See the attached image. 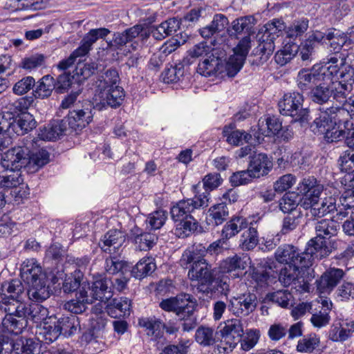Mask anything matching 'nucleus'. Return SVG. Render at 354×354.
<instances>
[{
    "label": "nucleus",
    "mask_w": 354,
    "mask_h": 354,
    "mask_svg": "<svg viewBox=\"0 0 354 354\" xmlns=\"http://www.w3.org/2000/svg\"><path fill=\"white\" fill-rule=\"evenodd\" d=\"M255 19L252 16H245L236 19L232 22V29L235 35L247 34L241 38L233 48L231 55L225 64V71L229 77L235 76L242 68L246 57L252 48L250 34Z\"/></svg>",
    "instance_id": "1"
},
{
    "label": "nucleus",
    "mask_w": 354,
    "mask_h": 354,
    "mask_svg": "<svg viewBox=\"0 0 354 354\" xmlns=\"http://www.w3.org/2000/svg\"><path fill=\"white\" fill-rule=\"evenodd\" d=\"M187 276L190 280L198 282L197 290L205 296L212 297L216 293L226 296L230 292L229 284L216 279L215 268L203 257H198L189 269Z\"/></svg>",
    "instance_id": "2"
},
{
    "label": "nucleus",
    "mask_w": 354,
    "mask_h": 354,
    "mask_svg": "<svg viewBox=\"0 0 354 354\" xmlns=\"http://www.w3.org/2000/svg\"><path fill=\"white\" fill-rule=\"evenodd\" d=\"M354 66V55L342 53H335L327 59L322 66H319L324 81L330 88H337L335 85L342 86V88H346V85L343 84L342 78L348 74Z\"/></svg>",
    "instance_id": "3"
},
{
    "label": "nucleus",
    "mask_w": 354,
    "mask_h": 354,
    "mask_svg": "<svg viewBox=\"0 0 354 354\" xmlns=\"http://www.w3.org/2000/svg\"><path fill=\"white\" fill-rule=\"evenodd\" d=\"M339 230V224L333 219H322L316 223L317 236L311 239L308 243L310 246L309 250H313L317 259H322L329 255L331 250L326 240L336 236Z\"/></svg>",
    "instance_id": "4"
},
{
    "label": "nucleus",
    "mask_w": 354,
    "mask_h": 354,
    "mask_svg": "<svg viewBox=\"0 0 354 354\" xmlns=\"http://www.w3.org/2000/svg\"><path fill=\"white\" fill-rule=\"evenodd\" d=\"M349 113L344 109H327L319 110L317 115L310 124V129L315 134L324 135L329 130H334L335 127H340L344 124L345 128L348 125Z\"/></svg>",
    "instance_id": "5"
},
{
    "label": "nucleus",
    "mask_w": 354,
    "mask_h": 354,
    "mask_svg": "<svg viewBox=\"0 0 354 354\" xmlns=\"http://www.w3.org/2000/svg\"><path fill=\"white\" fill-rule=\"evenodd\" d=\"M309 249L308 243L305 250L301 252L292 245L284 244L277 249L274 255L279 263L286 266L300 265L301 267H310L317 257L313 250L310 252Z\"/></svg>",
    "instance_id": "6"
},
{
    "label": "nucleus",
    "mask_w": 354,
    "mask_h": 354,
    "mask_svg": "<svg viewBox=\"0 0 354 354\" xmlns=\"http://www.w3.org/2000/svg\"><path fill=\"white\" fill-rule=\"evenodd\" d=\"M196 306V301L192 295L178 294V330L182 335L193 331L197 326Z\"/></svg>",
    "instance_id": "7"
},
{
    "label": "nucleus",
    "mask_w": 354,
    "mask_h": 354,
    "mask_svg": "<svg viewBox=\"0 0 354 354\" xmlns=\"http://www.w3.org/2000/svg\"><path fill=\"white\" fill-rule=\"evenodd\" d=\"M303 101V95L299 92L286 93L278 103L281 114L291 116L295 121H299L301 126L308 123V110L302 108Z\"/></svg>",
    "instance_id": "8"
},
{
    "label": "nucleus",
    "mask_w": 354,
    "mask_h": 354,
    "mask_svg": "<svg viewBox=\"0 0 354 354\" xmlns=\"http://www.w3.org/2000/svg\"><path fill=\"white\" fill-rule=\"evenodd\" d=\"M4 309L8 314L2 321L3 331L18 335L27 326L24 304L8 305Z\"/></svg>",
    "instance_id": "9"
},
{
    "label": "nucleus",
    "mask_w": 354,
    "mask_h": 354,
    "mask_svg": "<svg viewBox=\"0 0 354 354\" xmlns=\"http://www.w3.org/2000/svg\"><path fill=\"white\" fill-rule=\"evenodd\" d=\"M82 286H85L87 292L89 291L88 296L91 302L93 300H98L105 304L113 296V281L102 274L93 275L91 286L89 283H82Z\"/></svg>",
    "instance_id": "10"
},
{
    "label": "nucleus",
    "mask_w": 354,
    "mask_h": 354,
    "mask_svg": "<svg viewBox=\"0 0 354 354\" xmlns=\"http://www.w3.org/2000/svg\"><path fill=\"white\" fill-rule=\"evenodd\" d=\"M257 304V295L248 291L232 297L229 301L227 308L236 317H246L255 310Z\"/></svg>",
    "instance_id": "11"
},
{
    "label": "nucleus",
    "mask_w": 354,
    "mask_h": 354,
    "mask_svg": "<svg viewBox=\"0 0 354 354\" xmlns=\"http://www.w3.org/2000/svg\"><path fill=\"white\" fill-rule=\"evenodd\" d=\"M297 189L304 196L300 201V205L305 209L308 205L315 203V201L319 198L324 186L314 176H306L299 183Z\"/></svg>",
    "instance_id": "12"
},
{
    "label": "nucleus",
    "mask_w": 354,
    "mask_h": 354,
    "mask_svg": "<svg viewBox=\"0 0 354 354\" xmlns=\"http://www.w3.org/2000/svg\"><path fill=\"white\" fill-rule=\"evenodd\" d=\"M3 304L8 307V305L24 304L22 301L26 297L24 286L22 282L19 279H12L10 281H6L1 286Z\"/></svg>",
    "instance_id": "13"
},
{
    "label": "nucleus",
    "mask_w": 354,
    "mask_h": 354,
    "mask_svg": "<svg viewBox=\"0 0 354 354\" xmlns=\"http://www.w3.org/2000/svg\"><path fill=\"white\" fill-rule=\"evenodd\" d=\"M200 187V183L193 185L194 192L196 194L195 198H187L178 201V220L180 218L193 217L192 213L198 208L208 205L207 195L205 193L198 194L197 189Z\"/></svg>",
    "instance_id": "14"
},
{
    "label": "nucleus",
    "mask_w": 354,
    "mask_h": 354,
    "mask_svg": "<svg viewBox=\"0 0 354 354\" xmlns=\"http://www.w3.org/2000/svg\"><path fill=\"white\" fill-rule=\"evenodd\" d=\"M28 153L26 147H15L7 151L1 161L2 166L7 170L18 171L28 163Z\"/></svg>",
    "instance_id": "15"
},
{
    "label": "nucleus",
    "mask_w": 354,
    "mask_h": 354,
    "mask_svg": "<svg viewBox=\"0 0 354 354\" xmlns=\"http://www.w3.org/2000/svg\"><path fill=\"white\" fill-rule=\"evenodd\" d=\"M324 80L319 66H314L311 71L304 69L299 72L297 82L300 88H329Z\"/></svg>",
    "instance_id": "16"
},
{
    "label": "nucleus",
    "mask_w": 354,
    "mask_h": 354,
    "mask_svg": "<svg viewBox=\"0 0 354 354\" xmlns=\"http://www.w3.org/2000/svg\"><path fill=\"white\" fill-rule=\"evenodd\" d=\"M93 104L88 102L82 109L70 111L65 121L70 128L73 130L82 129L86 127L93 120Z\"/></svg>",
    "instance_id": "17"
},
{
    "label": "nucleus",
    "mask_w": 354,
    "mask_h": 354,
    "mask_svg": "<svg viewBox=\"0 0 354 354\" xmlns=\"http://www.w3.org/2000/svg\"><path fill=\"white\" fill-rule=\"evenodd\" d=\"M281 127V122L275 116L261 118L258 122V130H252L253 136L257 142L261 143L264 137L276 136Z\"/></svg>",
    "instance_id": "18"
},
{
    "label": "nucleus",
    "mask_w": 354,
    "mask_h": 354,
    "mask_svg": "<svg viewBox=\"0 0 354 354\" xmlns=\"http://www.w3.org/2000/svg\"><path fill=\"white\" fill-rule=\"evenodd\" d=\"M21 277L28 286L47 279L41 267L34 259H27L23 262Z\"/></svg>",
    "instance_id": "19"
},
{
    "label": "nucleus",
    "mask_w": 354,
    "mask_h": 354,
    "mask_svg": "<svg viewBox=\"0 0 354 354\" xmlns=\"http://www.w3.org/2000/svg\"><path fill=\"white\" fill-rule=\"evenodd\" d=\"M304 267L300 266V265H289L286 266L283 268H281L279 275V281L284 285V286H289L294 285L295 288H297V283L299 284V288L297 290L301 292H308V286L304 283L303 279L301 282L303 284L301 285V281L298 279L299 269L304 268Z\"/></svg>",
    "instance_id": "20"
},
{
    "label": "nucleus",
    "mask_w": 354,
    "mask_h": 354,
    "mask_svg": "<svg viewBox=\"0 0 354 354\" xmlns=\"http://www.w3.org/2000/svg\"><path fill=\"white\" fill-rule=\"evenodd\" d=\"M344 272L339 268H330L317 281V290L320 293H330L343 279Z\"/></svg>",
    "instance_id": "21"
},
{
    "label": "nucleus",
    "mask_w": 354,
    "mask_h": 354,
    "mask_svg": "<svg viewBox=\"0 0 354 354\" xmlns=\"http://www.w3.org/2000/svg\"><path fill=\"white\" fill-rule=\"evenodd\" d=\"M337 199L334 197L330 196L326 197L320 201V198L315 201V203H312L308 205L304 209L308 211V214H310L313 217H322L327 214L333 213L336 212L337 216L338 205L337 203Z\"/></svg>",
    "instance_id": "22"
},
{
    "label": "nucleus",
    "mask_w": 354,
    "mask_h": 354,
    "mask_svg": "<svg viewBox=\"0 0 354 354\" xmlns=\"http://www.w3.org/2000/svg\"><path fill=\"white\" fill-rule=\"evenodd\" d=\"M272 168V162L267 154L259 153L250 156L248 169L254 178L267 175Z\"/></svg>",
    "instance_id": "23"
},
{
    "label": "nucleus",
    "mask_w": 354,
    "mask_h": 354,
    "mask_svg": "<svg viewBox=\"0 0 354 354\" xmlns=\"http://www.w3.org/2000/svg\"><path fill=\"white\" fill-rule=\"evenodd\" d=\"M129 236L133 240L136 248L140 250L144 251H147L152 248L158 240V237L155 234L143 232L142 229L136 225L131 229Z\"/></svg>",
    "instance_id": "24"
},
{
    "label": "nucleus",
    "mask_w": 354,
    "mask_h": 354,
    "mask_svg": "<svg viewBox=\"0 0 354 354\" xmlns=\"http://www.w3.org/2000/svg\"><path fill=\"white\" fill-rule=\"evenodd\" d=\"M37 138H28L26 140V147L28 153V163L32 162L34 165L40 167L48 163L49 160V153L45 149H40L35 151L40 145L38 144Z\"/></svg>",
    "instance_id": "25"
},
{
    "label": "nucleus",
    "mask_w": 354,
    "mask_h": 354,
    "mask_svg": "<svg viewBox=\"0 0 354 354\" xmlns=\"http://www.w3.org/2000/svg\"><path fill=\"white\" fill-rule=\"evenodd\" d=\"M125 241L122 232L118 230H111L106 233L99 245L105 252L115 253Z\"/></svg>",
    "instance_id": "26"
},
{
    "label": "nucleus",
    "mask_w": 354,
    "mask_h": 354,
    "mask_svg": "<svg viewBox=\"0 0 354 354\" xmlns=\"http://www.w3.org/2000/svg\"><path fill=\"white\" fill-rule=\"evenodd\" d=\"M67 129V124L65 120H55L47 127H44L39 129L38 133L39 141L46 140L53 141L59 138L65 133Z\"/></svg>",
    "instance_id": "27"
},
{
    "label": "nucleus",
    "mask_w": 354,
    "mask_h": 354,
    "mask_svg": "<svg viewBox=\"0 0 354 354\" xmlns=\"http://www.w3.org/2000/svg\"><path fill=\"white\" fill-rule=\"evenodd\" d=\"M99 97L101 99L100 102L96 103L94 107L102 109L107 105L116 108L122 104L125 94L124 90H100Z\"/></svg>",
    "instance_id": "28"
},
{
    "label": "nucleus",
    "mask_w": 354,
    "mask_h": 354,
    "mask_svg": "<svg viewBox=\"0 0 354 354\" xmlns=\"http://www.w3.org/2000/svg\"><path fill=\"white\" fill-rule=\"evenodd\" d=\"M223 135L226 138L227 142L234 146L241 145L243 142L249 143L253 136L245 131L236 129V125L234 123L223 127Z\"/></svg>",
    "instance_id": "29"
},
{
    "label": "nucleus",
    "mask_w": 354,
    "mask_h": 354,
    "mask_svg": "<svg viewBox=\"0 0 354 354\" xmlns=\"http://www.w3.org/2000/svg\"><path fill=\"white\" fill-rule=\"evenodd\" d=\"M249 258L243 254H235L224 259L220 265L223 272L230 273L234 272V276L239 277V272L247 267V261Z\"/></svg>",
    "instance_id": "30"
},
{
    "label": "nucleus",
    "mask_w": 354,
    "mask_h": 354,
    "mask_svg": "<svg viewBox=\"0 0 354 354\" xmlns=\"http://www.w3.org/2000/svg\"><path fill=\"white\" fill-rule=\"evenodd\" d=\"M110 30L106 28L91 29L82 39L80 46L77 48L80 55H86L98 39H104Z\"/></svg>",
    "instance_id": "31"
},
{
    "label": "nucleus",
    "mask_w": 354,
    "mask_h": 354,
    "mask_svg": "<svg viewBox=\"0 0 354 354\" xmlns=\"http://www.w3.org/2000/svg\"><path fill=\"white\" fill-rule=\"evenodd\" d=\"M38 333L41 335L46 343H51L55 341L61 335L60 328L57 324L55 317H50L41 325L37 326Z\"/></svg>",
    "instance_id": "32"
},
{
    "label": "nucleus",
    "mask_w": 354,
    "mask_h": 354,
    "mask_svg": "<svg viewBox=\"0 0 354 354\" xmlns=\"http://www.w3.org/2000/svg\"><path fill=\"white\" fill-rule=\"evenodd\" d=\"M298 52V45L286 38L282 43V47L275 54V61L278 64L284 66L290 62Z\"/></svg>",
    "instance_id": "33"
},
{
    "label": "nucleus",
    "mask_w": 354,
    "mask_h": 354,
    "mask_svg": "<svg viewBox=\"0 0 354 354\" xmlns=\"http://www.w3.org/2000/svg\"><path fill=\"white\" fill-rule=\"evenodd\" d=\"M131 301L127 297L113 299L106 305V312L113 318L120 317L129 313Z\"/></svg>",
    "instance_id": "34"
},
{
    "label": "nucleus",
    "mask_w": 354,
    "mask_h": 354,
    "mask_svg": "<svg viewBox=\"0 0 354 354\" xmlns=\"http://www.w3.org/2000/svg\"><path fill=\"white\" fill-rule=\"evenodd\" d=\"M26 296L35 302H42L50 297L49 286L47 285V279L28 286Z\"/></svg>",
    "instance_id": "35"
},
{
    "label": "nucleus",
    "mask_w": 354,
    "mask_h": 354,
    "mask_svg": "<svg viewBox=\"0 0 354 354\" xmlns=\"http://www.w3.org/2000/svg\"><path fill=\"white\" fill-rule=\"evenodd\" d=\"M24 310L26 321H32L37 324V326L41 325L51 317L48 315V308L39 304H32L28 308H26L24 304Z\"/></svg>",
    "instance_id": "36"
},
{
    "label": "nucleus",
    "mask_w": 354,
    "mask_h": 354,
    "mask_svg": "<svg viewBox=\"0 0 354 354\" xmlns=\"http://www.w3.org/2000/svg\"><path fill=\"white\" fill-rule=\"evenodd\" d=\"M79 294V298L71 299L64 304V308L73 314L83 313L86 310V304L91 303L85 286H81Z\"/></svg>",
    "instance_id": "37"
},
{
    "label": "nucleus",
    "mask_w": 354,
    "mask_h": 354,
    "mask_svg": "<svg viewBox=\"0 0 354 354\" xmlns=\"http://www.w3.org/2000/svg\"><path fill=\"white\" fill-rule=\"evenodd\" d=\"M248 223L245 219L241 216H235L230 219L223 227L221 236L227 241L237 234L241 230L246 228Z\"/></svg>",
    "instance_id": "38"
},
{
    "label": "nucleus",
    "mask_w": 354,
    "mask_h": 354,
    "mask_svg": "<svg viewBox=\"0 0 354 354\" xmlns=\"http://www.w3.org/2000/svg\"><path fill=\"white\" fill-rule=\"evenodd\" d=\"M338 201V218L346 217L348 214V210L354 212V187L345 190Z\"/></svg>",
    "instance_id": "39"
},
{
    "label": "nucleus",
    "mask_w": 354,
    "mask_h": 354,
    "mask_svg": "<svg viewBox=\"0 0 354 354\" xmlns=\"http://www.w3.org/2000/svg\"><path fill=\"white\" fill-rule=\"evenodd\" d=\"M156 268L154 259L145 257L140 259L131 270V275L137 279H142L151 274Z\"/></svg>",
    "instance_id": "40"
},
{
    "label": "nucleus",
    "mask_w": 354,
    "mask_h": 354,
    "mask_svg": "<svg viewBox=\"0 0 354 354\" xmlns=\"http://www.w3.org/2000/svg\"><path fill=\"white\" fill-rule=\"evenodd\" d=\"M57 322L61 334L66 337L74 335L80 329L79 318L75 315L61 317Z\"/></svg>",
    "instance_id": "41"
},
{
    "label": "nucleus",
    "mask_w": 354,
    "mask_h": 354,
    "mask_svg": "<svg viewBox=\"0 0 354 354\" xmlns=\"http://www.w3.org/2000/svg\"><path fill=\"white\" fill-rule=\"evenodd\" d=\"M338 163L342 172L348 174L346 180L354 187V151L347 150L340 156Z\"/></svg>",
    "instance_id": "42"
},
{
    "label": "nucleus",
    "mask_w": 354,
    "mask_h": 354,
    "mask_svg": "<svg viewBox=\"0 0 354 354\" xmlns=\"http://www.w3.org/2000/svg\"><path fill=\"white\" fill-rule=\"evenodd\" d=\"M15 120L16 122L13 124L14 135H24L35 127L36 122L30 113H23L15 116Z\"/></svg>",
    "instance_id": "43"
},
{
    "label": "nucleus",
    "mask_w": 354,
    "mask_h": 354,
    "mask_svg": "<svg viewBox=\"0 0 354 354\" xmlns=\"http://www.w3.org/2000/svg\"><path fill=\"white\" fill-rule=\"evenodd\" d=\"M177 30V21L175 18L167 20L159 26L153 28L151 34L158 40L175 33Z\"/></svg>",
    "instance_id": "44"
},
{
    "label": "nucleus",
    "mask_w": 354,
    "mask_h": 354,
    "mask_svg": "<svg viewBox=\"0 0 354 354\" xmlns=\"http://www.w3.org/2000/svg\"><path fill=\"white\" fill-rule=\"evenodd\" d=\"M210 221L215 225H221L229 216V209L225 202H222L212 206L209 209Z\"/></svg>",
    "instance_id": "45"
},
{
    "label": "nucleus",
    "mask_w": 354,
    "mask_h": 354,
    "mask_svg": "<svg viewBox=\"0 0 354 354\" xmlns=\"http://www.w3.org/2000/svg\"><path fill=\"white\" fill-rule=\"evenodd\" d=\"M284 28L285 25L282 21L279 19H274L265 24V26L259 31L257 36L262 35L264 37L263 39H268V38H270L275 40L279 37V33Z\"/></svg>",
    "instance_id": "46"
},
{
    "label": "nucleus",
    "mask_w": 354,
    "mask_h": 354,
    "mask_svg": "<svg viewBox=\"0 0 354 354\" xmlns=\"http://www.w3.org/2000/svg\"><path fill=\"white\" fill-rule=\"evenodd\" d=\"M24 181L20 171L7 170L6 173L0 175V188L11 189L18 187Z\"/></svg>",
    "instance_id": "47"
},
{
    "label": "nucleus",
    "mask_w": 354,
    "mask_h": 354,
    "mask_svg": "<svg viewBox=\"0 0 354 354\" xmlns=\"http://www.w3.org/2000/svg\"><path fill=\"white\" fill-rule=\"evenodd\" d=\"M120 78L115 69L108 70L99 80L100 88H122L120 86Z\"/></svg>",
    "instance_id": "48"
},
{
    "label": "nucleus",
    "mask_w": 354,
    "mask_h": 354,
    "mask_svg": "<svg viewBox=\"0 0 354 354\" xmlns=\"http://www.w3.org/2000/svg\"><path fill=\"white\" fill-rule=\"evenodd\" d=\"M15 114L9 111L0 113V134L7 135L6 139H11L14 136V123H15Z\"/></svg>",
    "instance_id": "49"
},
{
    "label": "nucleus",
    "mask_w": 354,
    "mask_h": 354,
    "mask_svg": "<svg viewBox=\"0 0 354 354\" xmlns=\"http://www.w3.org/2000/svg\"><path fill=\"white\" fill-rule=\"evenodd\" d=\"M219 64L220 60L217 57L210 56L198 64L197 72L205 77L212 76L218 70Z\"/></svg>",
    "instance_id": "50"
},
{
    "label": "nucleus",
    "mask_w": 354,
    "mask_h": 354,
    "mask_svg": "<svg viewBox=\"0 0 354 354\" xmlns=\"http://www.w3.org/2000/svg\"><path fill=\"white\" fill-rule=\"evenodd\" d=\"M221 337H233L236 335V337L243 336V328L241 323V320L238 319H232L227 320L225 323V326L219 331Z\"/></svg>",
    "instance_id": "51"
},
{
    "label": "nucleus",
    "mask_w": 354,
    "mask_h": 354,
    "mask_svg": "<svg viewBox=\"0 0 354 354\" xmlns=\"http://www.w3.org/2000/svg\"><path fill=\"white\" fill-rule=\"evenodd\" d=\"M178 223V238L189 236L198 227V222L194 217L180 218Z\"/></svg>",
    "instance_id": "52"
},
{
    "label": "nucleus",
    "mask_w": 354,
    "mask_h": 354,
    "mask_svg": "<svg viewBox=\"0 0 354 354\" xmlns=\"http://www.w3.org/2000/svg\"><path fill=\"white\" fill-rule=\"evenodd\" d=\"M251 226L245 230L241 235V242L243 247L247 250L253 249L258 243V232L257 227Z\"/></svg>",
    "instance_id": "53"
},
{
    "label": "nucleus",
    "mask_w": 354,
    "mask_h": 354,
    "mask_svg": "<svg viewBox=\"0 0 354 354\" xmlns=\"http://www.w3.org/2000/svg\"><path fill=\"white\" fill-rule=\"evenodd\" d=\"M196 341L204 346L214 344V330L212 328L205 326H200L195 333Z\"/></svg>",
    "instance_id": "54"
},
{
    "label": "nucleus",
    "mask_w": 354,
    "mask_h": 354,
    "mask_svg": "<svg viewBox=\"0 0 354 354\" xmlns=\"http://www.w3.org/2000/svg\"><path fill=\"white\" fill-rule=\"evenodd\" d=\"M104 269L110 274H115L119 272L124 274L129 271L127 265L115 257L106 259Z\"/></svg>",
    "instance_id": "55"
},
{
    "label": "nucleus",
    "mask_w": 354,
    "mask_h": 354,
    "mask_svg": "<svg viewBox=\"0 0 354 354\" xmlns=\"http://www.w3.org/2000/svg\"><path fill=\"white\" fill-rule=\"evenodd\" d=\"M260 338V331L257 329L248 330L245 335L241 337V348L245 351H248L253 348L257 344Z\"/></svg>",
    "instance_id": "56"
},
{
    "label": "nucleus",
    "mask_w": 354,
    "mask_h": 354,
    "mask_svg": "<svg viewBox=\"0 0 354 354\" xmlns=\"http://www.w3.org/2000/svg\"><path fill=\"white\" fill-rule=\"evenodd\" d=\"M203 186L205 192L209 199V192L218 187L223 183L221 175L218 173H209L205 175L203 178Z\"/></svg>",
    "instance_id": "57"
},
{
    "label": "nucleus",
    "mask_w": 354,
    "mask_h": 354,
    "mask_svg": "<svg viewBox=\"0 0 354 354\" xmlns=\"http://www.w3.org/2000/svg\"><path fill=\"white\" fill-rule=\"evenodd\" d=\"M319 339L316 335H310L301 339L297 345V351L301 353H311L318 346Z\"/></svg>",
    "instance_id": "58"
},
{
    "label": "nucleus",
    "mask_w": 354,
    "mask_h": 354,
    "mask_svg": "<svg viewBox=\"0 0 354 354\" xmlns=\"http://www.w3.org/2000/svg\"><path fill=\"white\" fill-rule=\"evenodd\" d=\"M166 218V212L162 210H158L149 214L145 223L147 227L151 230H158L163 225Z\"/></svg>",
    "instance_id": "59"
},
{
    "label": "nucleus",
    "mask_w": 354,
    "mask_h": 354,
    "mask_svg": "<svg viewBox=\"0 0 354 354\" xmlns=\"http://www.w3.org/2000/svg\"><path fill=\"white\" fill-rule=\"evenodd\" d=\"M308 28V20L302 19L295 21L291 24L286 31L287 39L297 38L303 35Z\"/></svg>",
    "instance_id": "60"
},
{
    "label": "nucleus",
    "mask_w": 354,
    "mask_h": 354,
    "mask_svg": "<svg viewBox=\"0 0 354 354\" xmlns=\"http://www.w3.org/2000/svg\"><path fill=\"white\" fill-rule=\"evenodd\" d=\"M259 37V44L257 47V52L261 54V59H267L273 53L275 45L274 39L268 38L263 39L262 35L257 36Z\"/></svg>",
    "instance_id": "61"
},
{
    "label": "nucleus",
    "mask_w": 354,
    "mask_h": 354,
    "mask_svg": "<svg viewBox=\"0 0 354 354\" xmlns=\"http://www.w3.org/2000/svg\"><path fill=\"white\" fill-rule=\"evenodd\" d=\"M351 330L342 326L340 324L331 326L328 338L333 342H344L350 337Z\"/></svg>",
    "instance_id": "62"
},
{
    "label": "nucleus",
    "mask_w": 354,
    "mask_h": 354,
    "mask_svg": "<svg viewBox=\"0 0 354 354\" xmlns=\"http://www.w3.org/2000/svg\"><path fill=\"white\" fill-rule=\"evenodd\" d=\"M298 204V196L294 193H288L280 200L279 207L283 212L288 213L295 209Z\"/></svg>",
    "instance_id": "63"
},
{
    "label": "nucleus",
    "mask_w": 354,
    "mask_h": 354,
    "mask_svg": "<svg viewBox=\"0 0 354 354\" xmlns=\"http://www.w3.org/2000/svg\"><path fill=\"white\" fill-rule=\"evenodd\" d=\"M254 178L250 170L239 171L233 173L230 178V182L234 187H238L243 185L249 183L252 178Z\"/></svg>",
    "instance_id": "64"
}]
</instances>
